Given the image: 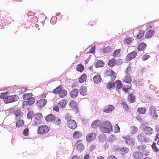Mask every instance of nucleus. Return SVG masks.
I'll return each instance as SVG.
<instances>
[{
  "label": "nucleus",
  "mask_w": 159,
  "mask_h": 159,
  "mask_svg": "<svg viewBox=\"0 0 159 159\" xmlns=\"http://www.w3.org/2000/svg\"><path fill=\"white\" fill-rule=\"evenodd\" d=\"M112 128V125L109 121H103L102 122L100 125V130L103 133H110Z\"/></svg>",
  "instance_id": "obj_1"
},
{
  "label": "nucleus",
  "mask_w": 159,
  "mask_h": 159,
  "mask_svg": "<svg viewBox=\"0 0 159 159\" xmlns=\"http://www.w3.org/2000/svg\"><path fill=\"white\" fill-rule=\"evenodd\" d=\"M16 126L18 128L22 126L24 124V121L22 120H18L16 122Z\"/></svg>",
  "instance_id": "obj_37"
},
{
  "label": "nucleus",
  "mask_w": 159,
  "mask_h": 159,
  "mask_svg": "<svg viewBox=\"0 0 159 159\" xmlns=\"http://www.w3.org/2000/svg\"><path fill=\"white\" fill-rule=\"evenodd\" d=\"M7 97V93L6 92L3 93L0 95V98L5 99Z\"/></svg>",
  "instance_id": "obj_54"
},
{
  "label": "nucleus",
  "mask_w": 159,
  "mask_h": 159,
  "mask_svg": "<svg viewBox=\"0 0 159 159\" xmlns=\"http://www.w3.org/2000/svg\"><path fill=\"white\" fill-rule=\"evenodd\" d=\"M112 48L109 46L103 49V52L104 53L108 54L111 53Z\"/></svg>",
  "instance_id": "obj_31"
},
{
  "label": "nucleus",
  "mask_w": 159,
  "mask_h": 159,
  "mask_svg": "<svg viewBox=\"0 0 159 159\" xmlns=\"http://www.w3.org/2000/svg\"><path fill=\"white\" fill-rule=\"evenodd\" d=\"M131 128V131L130 132V133L132 134H135L138 131V128L136 127L132 126Z\"/></svg>",
  "instance_id": "obj_49"
},
{
  "label": "nucleus",
  "mask_w": 159,
  "mask_h": 159,
  "mask_svg": "<svg viewBox=\"0 0 159 159\" xmlns=\"http://www.w3.org/2000/svg\"><path fill=\"white\" fill-rule=\"evenodd\" d=\"M137 53L136 51H133L129 53L126 57V60L128 61H130L134 58L137 55Z\"/></svg>",
  "instance_id": "obj_9"
},
{
  "label": "nucleus",
  "mask_w": 159,
  "mask_h": 159,
  "mask_svg": "<svg viewBox=\"0 0 159 159\" xmlns=\"http://www.w3.org/2000/svg\"><path fill=\"white\" fill-rule=\"evenodd\" d=\"M78 89H75L71 91L70 92V95L71 98H75L78 96Z\"/></svg>",
  "instance_id": "obj_16"
},
{
  "label": "nucleus",
  "mask_w": 159,
  "mask_h": 159,
  "mask_svg": "<svg viewBox=\"0 0 159 159\" xmlns=\"http://www.w3.org/2000/svg\"><path fill=\"white\" fill-rule=\"evenodd\" d=\"M54 122L56 125H59L61 123V121L60 119L58 118H56V119H55Z\"/></svg>",
  "instance_id": "obj_52"
},
{
  "label": "nucleus",
  "mask_w": 159,
  "mask_h": 159,
  "mask_svg": "<svg viewBox=\"0 0 159 159\" xmlns=\"http://www.w3.org/2000/svg\"><path fill=\"white\" fill-rule=\"evenodd\" d=\"M123 82L127 84H130L131 82L130 76L129 75H127L123 80Z\"/></svg>",
  "instance_id": "obj_36"
},
{
  "label": "nucleus",
  "mask_w": 159,
  "mask_h": 159,
  "mask_svg": "<svg viewBox=\"0 0 159 159\" xmlns=\"http://www.w3.org/2000/svg\"><path fill=\"white\" fill-rule=\"evenodd\" d=\"M66 102L65 100L62 99L59 102L58 104L61 108H64L66 105Z\"/></svg>",
  "instance_id": "obj_39"
},
{
  "label": "nucleus",
  "mask_w": 159,
  "mask_h": 159,
  "mask_svg": "<svg viewBox=\"0 0 159 159\" xmlns=\"http://www.w3.org/2000/svg\"><path fill=\"white\" fill-rule=\"evenodd\" d=\"M114 83H115V86L117 90L120 89L122 88L123 84L120 80H117Z\"/></svg>",
  "instance_id": "obj_20"
},
{
  "label": "nucleus",
  "mask_w": 159,
  "mask_h": 159,
  "mask_svg": "<svg viewBox=\"0 0 159 159\" xmlns=\"http://www.w3.org/2000/svg\"><path fill=\"white\" fill-rule=\"evenodd\" d=\"M146 47V44L142 42L139 44L137 47V49L139 51H142Z\"/></svg>",
  "instance_id": "obj_22"
},
{
  "label": "nucleus",
  "mask_w": 159,
  "mask_h": 159,
  "mask_svg": "<svg viewBox=\"0 0 159 159\" xmlns=\"http://www.w3.org/2000/svg\"><path fill=\"white\" fill-rule=\"evenodd\" d=\"M150 57L149 55H144L142 57V59L143 61H145L147 60Z\"/></svg>",
  "instance_id": "obj_57"
},
{
  "label": "nucleus",
  "mask_w": 159,
  "mask_h": 159,
  "mask_svg": "<svg viewBox=\"0 0 159 159\" xmlns=\"http://www.w3.org/2000/svg\"><path fill=\"white\" fill-rule=\"evenodd\" d=\"M80 93L82 96L85 95L87 94V88L86 86L82 87L80 89Z\"/></svg>",
  "instance_id": "obj_24"
},
{
  "label": "nucleus",
  "mask_w": 159,
  "mask_h": 159,
  "mask_svg": "<svg viewBox=\"0 0 159 159\" xmlns=\"http://www.w3.org/2000/svg\"><path fill=\"white\" fill-rule=\"evenodd\" d=\"M19 99L18 96L16 95L9 96L7 97L4 102L6 103H8L15 102Z\"/></svg>",
  "instance_id": "obj_3"
},
{
  "label": "nucleus",
  "mask_w": 159,
  "mask_h": 159,
  "mask_svg": "<svg viewBox=\"0 0 159 159\" xmlns=\"http://www.w3.org/2000/svg\"><path fill=\"white\" fill-rule=\"evenodd\" d=\"M82 134L81 133L78 131H75L73 134V137L75 139H78L79 137H81Z\"/></svg>",
  "instance_id": "obj_32"
},
{
  "label": "nucleus",
  "mask_w": 159,
  "mask_h": 159,
  "mask_svg": "<svg viewBox=\"0 0 159 159\" xmlns=\"http://www.w3.org/2000/svg\"><path fill=\"white\" fill-rule=\"evenodd\" d=\"M115 132L118 133L120 132V127L118 124H116L115 125Z\"/></svg>",
  "instance_id": "obj_58"
},
{
  "label": "nucleus",
  "mask_w": 159,
  "mask_h": 159,
  "mask_svg": "<svg viewBox=\"0 0 159 159\" xmlns=\"http://www.w3.org/2000/svg\"><path fill=\"white\" fill-rule=\"evenodd\" d=\"M67 94V91L65 89H61L59 93V96L61 98H64Z\"/></svg>",
  "instance_id": "obj_25"
},
{
  "label": "nucleus",
  "mask_w": 159,
  "mask_h": 159,
  "mask_svg": "<svg viewBox=\"0 0 159 159\" xmlns=\"http://www.w3.org/2000/svg\"><path fill=\"white\" fill-rule=\"evenodd\" d=\"M128 151V149L126 148H123L120 149V151L122 152V154H124L127 153Z\"/></svg>",
  "instance_id": "obj_53"
},
{
  "label": "nucleus",
  "mask_w": 159,
  "mask_h": 159,
  "mask_svg": "<svg viewBox=\"0 0 159 159\" xmlns=\"http://www.w3.org/2000/svg\"><path fill=\"white\" fill-rule=\"evenodd\" d=\"M116 63V60L114 58H112L109 60L108 63V65L110 67H113L114 66Z\"/></svg>",
  "instance_id": "obj_35"
},
{
  "label": "nucleus",
  "mask_w": 159,
  "mask_h": 159,
  "mask_svg": "<svg viewBox=\"0 0 159 159\" xmlns=\"http://www.w3.org/2000/svg\"><path fill=\"white\" fill-rule=\"evenodd\" d=\"M47 102V100L42 99L38 101L36 103V105L39 107H42L46 105Z\"/></svg>",
  "instance_id": "obj_7"
},
{
  "label": "nucleus",
  "mask_w": 159,
  "mask_h": 159,
  "mask_svg": "<svg viewBox=\"0 0 159 159\" xmlns=\"http://www.w3.org/2000/svg\"><path fill=\"white\" fill-rule=\"evenodd\" d=\"M121 105L122 106L124 110L125 111H127L129 110V107L126 103L124 102H122L121 103Z\"/></svg>",
  "instance_id": "obj_45"
},
{
  "label": "nucleus",
  "mask_w": 159,
  "mask_h": 159,
  "mask_svg": "<svg viewBox=\"0 0 159 159\" xmlns=\"http://www.w3.org/2000/svg\"><path fill=\"white\" fill-rule=\"evenodd\" d=\"M114 87H115V83H111L109 82L107 85V88L109 89H110Z\"/></svg>",
  "instance_id": "obj_47"
},
{
  "label": "nucleus",
  "mask_w": 159,
  "mask_h": 159,
  "mask_svg": "<svg viewBox=\"0 0 159 159\" xmlns=\"http://www.w3.org/2000/svg\"><path fill=\"white\" fill-rule=\"evenodd\" d=\"M125 143L129 145H134L135 143L134 139L133 138L126 137L125 139Z\"/></svg>",
  "instance_id": "obj_19"
},
{
  "label": "nucleus",
  "mask_w": 159,
  "mask_h": 159,
  "mask_svg": "<svg viewBox=\"0 0 159 159\" xmlns=\"http://www.w3.org/2000/svg\"><path fill=\"white\" fill-rule=\"evenodd\" d=\"M14 114L16 116V118L17 119L20 118L22 116V112L20 109H18L15 111Z\"/></svg>",
  "instance_id": "obj_30"
},
{
  "label": "nucleus",
  "mask_w": 159,
  "mask_h": 159,
  "mask_svg": "<svg viewBox=\"0 0 159 159\" xmlns=\"http://www.w3.org/2000/svg\"><path fill=\"white\" fill-rule=\"evenodd\" d=\"M34 113L32 111L29 112L27 114V117L28 119H32L34 116Z\"/></svg>",
  "instance_id": "obj_48"
},
{
  "label": "nucleus",
  "mask_w": 159,
  "mask_h": 159,
  "mask_svg": "<svg viewBox=\"0 0 159 159\" xmlns=\"http://www.w3.org/2000/svg\"><path fill=\"white\" fill-rule=\"evenodd\" d=\"M138 34H135V32H134L133 33L134 35L136 37V38L137 39H141L142 37L143 36L144 34V32L143 30H138L137 31Z\"/></svg>",
  "instance_id": "obj_12"
},
{
  "label": "nucleus",
  "mask_w": 159,
  "mask_h": 159,
  "mask_svg": "<svg viewBox=\"0 0 159 159\" xmlns=\"http://www.w3.org/2000/svg\"><path fill=\"white\" fill-rule=\"evenodd\" d=\"M67 125L69 128L73 129H75L77 126L76 122L73 120H68Z\"/></svg>",
  "instance_id": "obj_6"
},
{
  "label": "nucleus",
  "mask_w": 159,
  "mask_h": 159,
  "mask_svg": "<svg viewBox=\"0 0 159 159\" xmlns=\"http://www.w3.org/2000/svg\"><path fill=\"white\" fill-rule=\"evenodd\" d=\"M5 20L7 21L9 23H11V21H13V20L11 19V17L10 16L5 17V18H4L3 21H4Z\"/></svg>",
  "instance_id": "obj_51"
},
{
  "label": "nucleus",
  "mask_w": 159,
  "mask_h": 159,
  "mask_svg": "<svg viewBox=\"0 0 159 159\" xmlns=\"http://www.w3.org/2000/svg\"><path fill=\"white\" fill-rule=\"evenodd\" d=\"M27 101L25 102H26V104L31 105L34 103L35 98H34L31 97Z\"/></svg>",
  "instance_id": "obj_28"
},
{
  "label": "nucleus",
  "mask_w": 159,
  "mask_h": 159,
  "mask_svg": "<svg viewBox=\"0 0 159 159\" xmlns=\"http://www.w3.org/2000/svg\"><path fill=\"white\" fill-rule=\"evenodd\" d=\"M131 71V67L129 66L127 68L126 70V74H129Z\"/></svg>",
  "instance_id": "obj_62"
},
{
  "label": "nucleus",
  "mask_w": 159,
  "mask_h": 159,
  "mask_svg": "<svg viewBox=\"0 0 159 159\" xmlns=\"http://www.w3.org/2000/svg\"><path fill=\"white\" fill-rule=\"evenodd\" d=\"M115 109V107L112 105H108L105 106L103 108V111L107 113H111Z\"/></svg>",
  "instance_id": "obj_5"
},
{
  "label": "nucleus",
  "mask_w": 159,
  "mask_h": 159,
  "mask_svg": "<svg viewBox=\"0 0 159 159\" xmlns=\"http://www.w3.org/2000/svg\"><path fill=\"white\" fill-rule=\"evenodd\" d=\"M29 130L28 128H26L24 129L23 131V134L25 136H27L28 135Z\"/></svg>",
  "instance_id": "obj_56"
},
{
  "label": "nucleus",
  "mask_w": 159,
  "mask_h": 159,
  "mask_svg": "<svg viewBox=\"0 0 159 159\" xmlns=\"http://www.w3.org/2000/svg\"><path fill=\"white\" fill-rule=\"evenodd\" d=\"M57 17L54 16L52 17L50 20V23L54 25L55 24L57 21Z\"/></svg>",
  "instance_id": "obj_50"
},
{
  "label": "nucleus",
  "mask_w": 159,
  "mask_h": 159,
  "mask_svg": "<svg viewBox=\"0 0 159 159\" xmlns=\"http://www.w3.org/2000/svg\"><path fill=\"white\" fill-rule=\"evenodd\" d=\"M84 148V146L81 143H79L76 147V149L79 152L82 151Z\"/></svg>",
  "instance_id": "obj_34"
},
{
  "label": "nucleus",
  "mask_w": 159,
  "mask_h": 159,
  "mask_svg": "<svg viewBox=\"0 0 159 159\" xmlns=\"http://www.w3.org/2000/svg\"><path fill=\"white\" fill-rule=\"evenodd\" d=\"M154 33V31L153 30H149L146 34L145 37L147 39L151 38L153 36Z\"/></svg>",
  "instance_id": "obj_29"
},
{
  "label": "nucleus",
  "mask_w": 159,
  "mask_h": 159,
  "mask_svg": "<svg viewBox=\"0 0 159 159\" xmlns=\"http://www.w3.org/2000/svg\"><path fill=\"white\" fill-rule=\"evenodd\" d=\"M96 134L95 133H90L87 135L86 137V140L87 142H90L94 140L96 137Z\"/></svg>",
  "instance_id": "obj_10"
},
{
  "label": "nucleus",
  "mask_w": 159,
  "mask_h": 159,
  "mask_svg": "<svg viewBox=\"0 0 159 159\" xmlns=\"http://www.w3.org/2000/svg\"><path fill=\"white\" fill-rule=\"evenodd\" d=\"M33 96L31 93H26L24 94L23 96V98L25 100H26L31 98Z\"/></svg>",
  "instance_id": "obj_33"
},
{
  "label": "nucleus",
  "mask_w": 159,
  "mask_h": 159,
  "mask_svg": "<svg viewBox=\"0 0 159 159\" xmlns=\"http://www.w3.org/2000/svg\"><path fill=\"white\" fill-rule=\"evenodd\" d=\"M132 38H129L127 39H126L125 41V42L127 44H129L130 43H131V42L132 41Z\"/></svg>",
  "instance_id": "obj_61"
},
{
  "label": "nucleus",
  "mask_w": 159,
  "mask_h": 159,
  "mask_svg": "<svg viewBox=\"0 0 159 159\" xmlns=\"http://www.w3.org/2000/svg\"><path fill=\"white\" fill-rule=\"evenodd\" d=\"M120 49H119L116 50L114 51L113 53V56L114 57H118L120 56Z\"/></svg>",
  "instance_id": "obj_42"
},
{
  "label": "nucleus",
  "mask_w": 159,
  "mask_h": 159,
  "mask_svg": "<svg viewBox=\"0 0 159 159\" xmlns=\"http://www.w3.org/2000/svg\"><path fill=\"white\" fill-rule=\"evenodd\" d=\"M98 141L99 142H103L106 139V135L104 134H102L99 135L98 137Z\"/></svg>",
  "instance_id": "obj_26"
},
{
  "label": "nucleus",
  "mask_w": 159,
  "mask_h": 159,
  "mask_svg": "<svg viewBox=\"0 0 159 159\" xmlns=\"http://www.w3.org/2000/svg\"><path fill=\"white\" fill-rule=\"evenodd\" d=\"M49 128L47 125H43L38 128L37 133L39 134H43L47 133L49 131Z\"/></svg>",
  "instance_id": "obj_2"
},
{
  "label": "nucleus",
  "mask_w": 159,
  "mask_h": 159,
  "mask_svg": "<svg viewBox=\"0 0 159 159\" xmlns=\"http://www.w3.org/2000/svg\"><path fill=\"white\" fill-rule=\"evenodd\" d=\"M70 105L74 110L75 113L77 114L78 112V111L75 101L74 100H72L70 103Z\"/></svg>",
  "instance_id": "obj_11"
},
{
  "label": "nucleus",
  "mask_w": 159,
  "mask_h": 159,
  "mask_svg": "<svg viewBox=\"0 0 159 159\" xmlns=\"http://www.w3.org/2000/svg\"><path fill=\"white\" fill-rule=\"evenodd\" d=\"M116 136L114 135H111L109 138V141L112 142L114 141L116 139Z\"/></svg>",
  "instance_id": "obj_59"
},
{
  "label": "nucleus",
  "mask_w": 159,
  "mask_h": 159,
  "mask_svg": "<svg viewBox=\"0 0 159 159\" xmlns=\"http://www.w3.org/2000/svg\"><path fill=\"white\" fill-rule=\"evenodd\" d=\"M152 150L155 152H158L159 151V150L157 148L156 146V144L155 143H154L151 146Z\"/></svg>",
  "instance_id": "obj_46"
},
{
  "label": "nucleus",
  "mask_w": 159,
  "mask_h": 159,
  "mask_svg": "<svg viewBox=\"0 0 159 159\" xmlns=\"http://www.w3.org/2000/svg\"><path fill=\"white\" fill-rule=\"evenodd\" d=\"M76 69L78 71L82 72L84 70V66L82 64H80L77 66Z\"/></svg>",
  "instance_id": "obj_41"
},
{
  "label": "nucleus",
  "mask_w": 159,
  "mask_h": 159,
  "mask_svg": "<svg viewBox=\"0 0 159 159\" xmlns=\"http://www.w3.org/2000/svg\"><path fill=\"white\" fill-rule=\"evenodd\" d=\"M55 119H56L55 115L52 114H49L45 117V120L47 122L54 121Z\"/></svg>",
  "instance_id": "obj_13"
},
{
  "label": "nucleus",
  "mask_w": 159,
  "mask_h": 159,
  "mask_svg": "<svg viewBox=\"0 0 159 159\" xmlns=\"http://www.w3.org/2000/svg\"><path fill=\"white\" fill-rule=\"evenodd\" d=\"M136 119L139 121H141L143 120V117L140 115H138L136 117Z\"/></svg>",
  "instance_id": "obj_63"
},
{
  "label": "nucleus",
  "mask_w": 159,
  "mask_h": 159,
  "mask_svg": "<svg viewBox=\"0 0 159 159\" xmlns=\"http://www.w3.org/2000/svg\"><path fill=\"white\" fill-rule=\"evenodd\" d=\"M93 80L94 83L96 84H98L100 83L102 81L100 75H95L93 78Z\"/></svg>",
  "instance_id": "obj_18"
},
{
  "label": "nucleus",
  "mask_w": 159,
  "mask_h": 159,
  "mask_svg": "<svg viewBox=\"0 0 159 159\" xmlns=\"http://www.w3.org/2000/svg\"><path fill=\"white\" fill-rule=\"evenodd\" d=\"M143 132L146 135H150L153 132V130L151 127L147 126L143 129Z\"/></svg>",
  "instance_id": "obj_15"
},
{
  "label": "nucleus",
  "mask_w": 159,
  "mask_h": 159,
  "mask_svg": "<svg viewBox=\"0 0 159 159\" xmlns=\"http://www.w3.org/2000/svg\"><path fill=\"white\" fill-rule=\"evenodd\" d=\"M146 146L144 144H142L137 146V149L139 151H143L146 148Z\"/></svg>",
  "instance_id": "obj_43"
},
{
  "label": "nucleus",
  "mask_w": 159,
  "mask_h": 159,
  "mask_svg": "<svg viewBox=\"0 0 159 159\" xmlns=\"http://www.w3.org/2000/svg\"><path fill=\"white\" fill-rule=\"evenodd\" d=\"M141 153L143 157L144 156H147L149 155V152L147 150L143 151V152H141Z\"/></svg>",
  "instance_id": "obj_55"
},
{
  "label": "nucleus",
  "mask_w": 159,
  "mask_h": 159,
  "mask_svg": "<svg viewBox=\"0 0 159 159\" xmlns=\"http://www.w3.org/2000/svg\"><path fill=\"white\" fill-rule=\"evenodd\" d=\"M36 116L38 117L39 120L42 117V115L41 113H37Z\"/></svg>",
  "instance_id": "obj_64"
},
{
  "label": "nucleus",
  "mask_w": 159,
  "mask_h": 159,
  "mask_svg": "<svg viewBox=\"0 0 159 159\" xmlns=\"http://www.w3.org/2000/svg\"><path fill=\"white\" fill-rule=\"evenodd\" d=\"M104 66V63L102 60H98L94 65V66L96 68L102 67Z\"/></svg>",
  "instance_id": "obj_21"
},
{
  "label": "nucleus",
  "mask_w": 159,
  "mask_h": 159,
  "mask_svg": "<svg viewBox=\"0 0 159 159\" xmlns=\"http://www.w3.org/2000/svg\"><path fill=\"white\" fill-rule=\"evenodd\" d=\"M87 79V76L86 74H83L80 77L79 81L80 83H82L84 81H86Z\"/></svg>",
  "instance_id": "obj_27"
},
{
  "label": "nucleus",
  "mask_w": 159,
  "mask_h": 159,
  "mask_svg": "<svg viewBox=\"0 0 159 159\" xmlns=\"http://www.w3.org/2000/svg\"><path fill=\"white\" fill-rule=\"evenodd\" d=\"M95 49V46L91 47L89 51V52L90 53H94V52Z\"/></svg>",
  "instance_id": "obj_60"
},
{
  "label": "nucleus",
  "mask_w": 159,
  "mask_h": 159,
  "mask_svg": "<svg viewBox=\"0 0 159 159\" xmlns=\"http://www.w3.org/2000/svg\"><path fill=\"white\" fill-rule=\"evenodd\" d=\"M133 157L135 159H141L143 157L141 152L139 151L134 152L133 154Z\"/></svg>",
  "instance_id": "obj_17"
},
{
  "label": "nucleus",
  "mask_w": 159,
  "mask_h": 159,
  "mask_svg": "<svg viewBox=\"0 0 159 159\" xmlns=\"http://www.w3.org/2000/svg\"><path fill=\"white\" fill-rule=\"evenodd\" d=\"M149 114L154 120H156L158 117V115L156 111V108L152 106H151L149 108Z\"/></svg>",
  "instance_id": "obj_4"
},
{
  "label": "nucleus",
  "mask_w": 159,
  "mask_h": 159,
  "mask_svg": "<svg viewBox=\"0 0 159 159\" xmlns=\"http://www.w3.org/2000/svg\"><path fill=\"white\" fill-rule=\"evenodd\" d=\"M99 121V120H98L93 121L91 124V126L92 128L94 129H95L97 128L98 126V122Z\"/></svg>",
  "instance_id": "obj_44"
},
{
  "label": "nucleus",
  "mask_w": 159,
  "mask_h": 159,
  "mask_svg": "<svg viewBox=\"0 0 159 159\" xmlns=\"http://www.w3.org/2000/svg\"><path fill=\"white\" fill-rule=\"evenodd\" d=\"M106 74L107 76H108L109 74L110 76H111V80L112 81H114L116 78V74L113 70L107 71Z\"/></svg>",
  "instance_id": "obj_8"
},
{
  "label": "nucleus",
  "mask_w": 159,
  "mask_h": 159,
  "mask_svg": "<svg viewBox=\"0 0 159 159\" xmlns=\"http://www.w3.org/2000/svg\"><path fill=\"white\" fill-rule=\"evenodd\" d=\"M146 108L145 107L138 108L137 109V111L140 114H144L146 112Z\"/></svg>",
  "instance_id": "obj_38"
},
{
  "label": "nucleus",
  "mask_w": 159,
  "mask_h": 159,
  "mask_svg": "<svg viewBox=\"0 0 159 159\" xmlns=\"http://www.w3.org/2000/svg\"><path fill=\"white\" fill-rule=\"evenodd\" d=\"M137 138L139 141L143 142H148L146 137L143 133H140L138 136Z\"/></svg>",
  "instance_id": "obj_14"
},
{
  "label": "nucleus",
  "mask_w": 159,
  "mask_h": 159,
  "mask_svg": "<svg viewBox=\"0 0 159 159\" xmlns=\"http://www.w3.org/2000/svg\"><path fill=\"white\" fill-rule=\"evenodd\" d=\"M128 99L130 103H133L135 101V97L133 93L130 94L128 95Z\"/></svg>",
  "instance_id": "obj_23"
},
{
  "label": "nucleus",
  "mask_w": 159,
  "mask_h": 159,
  "mask_svg": "<svg viewBox=\"0 0 159 159\" xmlns=\"http://www.w3.org/2000/svg\"><path fill=\"white\" fill-rule=\"evenodd\" d=\"M62 86L61 85H60L58 87H57L56 89H54L52 91V92L54 93H59L60 90L62 89Z\"/></svg>",
  "instance_id": "obj_40"
}]
</instances>
